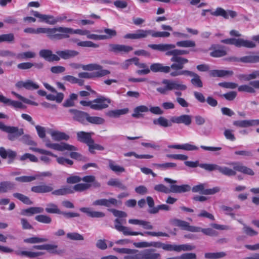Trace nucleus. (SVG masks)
<instances>
[{
    "label": "nucleus",
    "mask_w": 259,
    "mask_h": 259,
    "mask_svg": "<svg viewBox=\"0 0 259 259\" xmlns=\"http://www.w3.org/2000/svg\"><path fill=\"white\" fill-rule=\"evenodd\" d=\"M63 80L73 84L77 83L80 86L83 85L84 82L83 79H79L73 76L69 75L63 76Z\"/></svg>",
    "instance_id": "obj_43"
},
{
    "label": "nucleus",
    "mask_w": 259,
    "mask_h": 259,
    "mask_svg": "<svg viewBox=\"0 0 259 259\" xmlns=\"http://www.w3.org/2000/svg\"><path fill=\"white\" fill-rule=\"evenodd\" d=\"M254 89H259V80H254L249 82V84H243L238 87L239 92H244L248 93H254Z\"/></svg>",
    "instance_id": "obj_20"
},
{
    "label": "nucleus",
    "mask_w": 259,
    "mask_h": 259,
    "mask_svg": "<svg viewBox=\"0 0 259 259\" xmlns=\"http://www.w3.org/2000/svg\"><path fill=\"white\" fill-rule=\"evenodd\" d=\"M72 117L75 120L83 125H87L88 123L94 124H102L104 123L105 120L100 117L91 116L87 112L78 110L75 109L69 110Z\"/></svg>",
    "instance_id": "obj_4"
},
{
    "label": "nucleus",
    "mask_w": 259,
    "mask_h": 259,
    "mask_svg": "<svg viewBox=\"0 0 259 259\" xmlns=\"http://www.w3.org/2000/svg\"><path fill=\"white\" fill-rule=\"evenodd\" d=\"M155 125H159L161 126L166 127L171 126V123L163 116H160L153 121Z\"/></svg>",
    "instance_id": "obj_42"
},
{
    "label": "nucleus",
    "mask_w": 259,
    "mask_h": 259,
    "mask_svg": "<svg viewBox=\"0 0 259 259\" xmlns=\"http://www.w3.org/2000/svg\"><path fill=\"white\" fill-rule=\"evenodd\" d=\"M219 166L215 164H207V163H200L199 166L206 170L211 171L213 170H218Z\"/></svg>",
    "instance_id": "obj_60"
},
{
    "label": "nucleus",
    "mask_w": 259,
    "mask_h": 259,
    "mask_svg": "<svg viewBox=\"0 0 259 259\" xmlns=\"http://www.w3.org/2000/svg\"><path fill=\"white\" fill-rule=\"evenodd\" d=\"M155 251L156 250L153 248L142 250V259H161V254Z\"/></svg>",
    "instance_id": "obj_27"
},
{
    "label": "nucleus",
    "mask_w": 259,
    "mask_h": 259,
    "mask_svg": "<svg viewBox=\"0 0 259 259\" xmlns=\"http://www.w3.org/2000/svg\"><path fill=\"white\" fill-rule=\"evenodd\" d=\"M14 185L10 182H3L0 183V193H5L12 189Z\"/></svg>",
    "instance_id": "obj_54"
},
{
    "label": "nucleus",
    "mask_w": 259,
    "mask_h": 259,
    "mask_svg": "<svg viewBox=\"0 0 259 259\" xmlns=\"http://www.w3.org/2000/svg\"><path fill=\"white\" fill-rule=\"evenodd\" d=\"M89 151L92 154L95 153V150L102 151L104 150V147L101 145L95 143L94 140L93 139V143H91L88 146Z\"/></svg>",
    "instance_id": "obj_56"
},
{
    "label": "nucleus",
    "mask_w": 259,
    "mask_h": 259,
    "mask_svg": "<svg viewBox=\"0 0 259 259\" xmlns=\"http://www.w3.org/2000/svg\"><path fill=\"white\" fill-rule=\"evenodd\" d=\"M133 50L132 47L124 45L110 44L109 45V51L115 54L126 53Z\"/></svg>",
    "instance_id": "obj_18"
},
{
    "label": "nucleus",
    "mask_w": 259,
    "mask_h": 259,
    "mask_svg": "<svg viewBox=\"0 0 259 259\" xmlns=\"http://www.w3.org/2000/svg\"><path fill=\"white\" fill-rule=\"evenodd\" d=\"M198 231L195 232H202L203 234L209 236H214L217 234L216 231L211 228H201L199 227H196Z\"/></svg>",
    "instance_id": "obj_63"
},
{
    "label": "nucleus",
    "mask_w": 259,
    "mask_h": 259,
    "mask_svg": "<svg viewBox=\"0 0 259 259\" xmlns=\"http://www.w3.org/2000/svg\"><path fill=\"white\" fill-rule=\"evenodd\" d=\"M56 54L60 58H61L63 59L67 60L77 56L79 53L75 50H65L64 51H57Z\"/></svg>",
    "instance_id": "obj_29"
},
{
    "label": "nucleus",
    "mask_w": 259,
    "mask_h": 259,
    "mask_svg": "<svg viewBox=\"0 0 259 259\" xmlns=\"http://www.w3.org/2000/svg\"><path fill=\"white\" fill-rule=\"evenodd\" d=\"M149 111L148 108L144 105L137 106L134 110V113L132 116L135 118H139L140 116V112H146Z\"/></svg>",
    "instance_id": "obj_49"
},
{
    "label": "nucleus",
    "mask_w": 259,
    "mask_h": 259,
    "mask_svg": "<svg viewBox=\"0 0 259 259\" xmlns=\"http://www.w3.org/2000/svg\"><path fill=\"white\" fill-rule=\"evenodd\" d=\"M124 156L125 157H130L134 156L136 158L138 159H150L153 158V156L149 154H138L135 152H129L124 153Z\"/></svg>",
    "instance_id": "obj_53"
},
{
    "label": "nucleus",
    "mask_w": 259,
    "mask_h": 259,
    "mask_svg": "<svg viewBox=\"0 0 259 259\" xmlns=\"http://www.w3.org/2000/svg\"><path fill=\"white\" fill-rule=\"evenodd\" d=\"M211 15L214 16H222L225 19H228L229 16L232 18H235L237 16V13L232 10L225 11L224 9L218 7L216 9L215 11L211 12Z\"/></svg>",
    "instance_id": "obj_19"
},
{
    "label": "nucleus",
    "mask_w": 259,
    "mask_h": 259,
    "mask_svg": "<svg viewBox=\"0 0 259 259\" xmlns=\"http://www.w3.org/2000/svg\"><path fill=\"white\" fill-rule=\"evenodd\" d=\"M93 133L85 132L83 131L78 132L76 133V138L79 142L84 143L88 146L91 143H93L92 135Z\"/></svg>",
    "instance_id": "obj_23"
},
{
    "label": "nucleus",
    "mask_w": 259,
    "mask_h": 259,
    "mask_svg": "<svg viewBox=\"0 0 259 259\" xmlns=\"http://www.w3.org/2000/svg\"><path fill=\"white\" fill-rule=\"evenodd\" d=\"M176 46L179 47L190 48L196 46L195 42L191 40H185L177 41Z\"/></svg>",
    "instance_id": "obj_51"
},
{
    "label": "nucleus",
    "mask_w": 259,
    "mask_h": 259,
    "mask_svg": "<svg viewBox=\"0 0 259 259\" xmlns=\"http://www.w3.org/2000/svg\"><path fill=\"white\" fill-rule=\"evenodd\" d=\"M91 187L90 184L79 183L75 185L72 189L73 190V193L76 192H83L85 190L89 189Z\"/></svg>",
    "instance_id": "obj_50"
},
{
    "label": "nucleus",
    "mask_w": 259,
    "mask_h": 259,
    "mask_svg": "<svg viewBox=\"0 0 259 259\" xmlns=\"http://www.w3.org/2000/svg\"><path fill=\"white\" fill-rule=\"evenodd\" d=\"M51 136L53 138L57 141H60L62 140H68L69 139V136L63 132L58 131H53L51 133Z\"/></svg>",
    "instance_id": "obj_46"
},
{
    "label": "nucleus",
    "mask_w": 259,
    "mask_h": 259,
    "mask_svg": "<svg viewBox=\"0 0 259 259\" xmlns=\"http://www.w3.org/2000/svg\"><path fill=\"white\" fill-rule=\"evenodd\" d=\"M154 189L157 192H163L166 194L170 192L180 193L182 192H186L190 190V187L187 185H183L178 186L176 185H171L170 189L166 187L163 184L156 185Z\"/></svg>",
    "instance_id": "obj_9"
},
{
    "label": "nucleus",
    "mask_w": 259,
    "mask_h": 259,
    "mask_svg": "<svg viewBox=\"0 0 259 259\" xmlns=\"http://www.w3.org/2000/svg\"><path fill=\"white\" fill-rule=\"evenodd\" d=\"M151 35L153 37H168L170 33L167 31H155L151 29H139L134 33H127L123 37L125 39H139Z\"/></svg>",
    "instance_id": "obj_7"
},
{
    "label": "nucleus",
    "mask_w": 259,
    "mask_h": 259,
    "mask_svg": "<svg viewBox=\"0 0 259 259\" xmlns=\"http://www.w3.org/2000/svg\"><path fill=\"white\" fill-rule=\"evenodd\" d=\"M39 55L49 62L60 60V57L57 55L52 53L49 50H41L39 52Z\"/></svg>",
    "instance_id": "obj_28"
},
{
    "label": "nucleus",
    "mask_w": 259,
    "mask_h": 259,
    "mask_svg": "<svg viewBox=\"0 0 259 259\" xmlns=\"http://www.w3.org/2000/svg\"><path fill=\"white\" fill-rule=\"evenodd\" d=\"M117 204V200L113 198H110L109 199H101L96 200L93 202V205L95 206L101 205L105 206L106 207H110L111 205H116Z\"/></svg>",
    "instance_id": "obj_31"
},
{
    "label": "nucleus",
    "mask_w": 259,
    "mask_h": 259,
    "mask_svg": "<svg viewBox=\"0 0 259 259\" xmlns=\"http://www.w3.org/2000/svg\"><path fill=\"white\" fill-rule=\"evenodd\" d=\"M107 185L110 186L116 187L121 190H126L127 187L118 179H111L108 182Z\"/></svg>",
    "instance_id": "obj_38"
},
{
    "label": "nucleus",
    "mask_w": 259,
    "mask_h": 259,
    "mask_svg": "<svg viewBox=\"0 0 259 259\" xmlns=\"http://www.w3.org/2000/svg\"><path fill=\"white\" fill-rule=\"evenodd\" d=\"M46 211L50 213L60 214L61 213V210L58 208L57 205L53 203H50L47 205Z\"/></svg>",
    "instance_id": "obj_55"
},
{
    "label": "nucleus",
    "mask_w": 259,
    "mask_h": 259,
    "mask_svg": "<svg viewBox=\"0 0 259 259\" xmlns=\"http://www.w3.org/2000/svg\"><path fill=\"white\" fill-rule=\"evenodd\" d=\"M73 193V190L70 186H65L59 189L52 191V194L55 195H65Z\"/></svg>",
    "instance_id": "obj_39"
},
{
    "label": "nucleus",
    "mask_w": 259,
    "mask_h": 259,
    "mask_svg": "<svg viewBox=\"0 0 259 259\" xmlns=\"http://www.w3.org/2000/svg\"><path fill=\"white\" fill-rule=\"evenodd\" d=\"M229 164L233 166V169L226 166H219L218 171L222 174L228 177L235 176L236 171L248 176L254 175V172L251 168L244 165L241 162H232Z\"/></svg>",
    "instance_id": "obj_5"
},
{
    "label": "nucleus",
    "mask_w": 259,
    "mask_h": 259,
    "mask_svg": "<svg viewBox=\"0 0 259 259\" xmlns=\"http://www.w3.org/2000/svg\"><path fill=\"white\" fill-rule=\"evenodd\" d=\"M0 130L10 134L9 136V138L11 140H14L15 138L23 134V129H19L16 127L7 126L1 122H0Z\"/></svg>",
    "instance_id": "obj_14"
},
{
    "label": "nucleus",
    "mask_w": 259,
    "mask_h": 259,
    "mask_svg": "<svg viewBox=\"0 0 259 259\" xmlns=\"http://www.w3.org/2000/svg\"><path fill=\"white\" fill-rule=\"evenodd\" d=\"M80 29H73L71 28L58 27L53 28H37L33 29V33H46L51 40H58L68 38L71 34H81Z\"/></svg>",
    "instance_id": "obj_2"
},
{
    "label": "nucleus",
    "mask_w": 259,
    "mask_h": 259,
    "mask_svg": "<svg viewBox=\"0 0 259 259\" xmlns=\"http://www.w3.org/2000/svg\"><path fill=\"white\" fill-rule=\"evenodd\" d=\"M0 130L10 134L9 136V138L11 140H14L15 138L23 134V129H19L16 127L7 126L1 122H0Z\"/></svg>",
    "instance_id": "obj_13"
},
{
    "label": "nucleus",
    "mask_w": 259,
    "mask_h": 259,
    "mask_svg": "<svg viewBox=\"0 0 259 259\" xmlns=\"http://www.w3.org/2000/svg\"><path fill=\"white\" fill-rule=\"evenodd\" d=\"M93 107L95 110H101L107 108L111 103V100L104 96H100L93 100Z\"/></svg>",
    "instance_id": "obj_15"
},
{
    "label": "nucleus",
    "mask_w": 259,
    "mask_h": 259,
    "mask_svg": "<svg viewBox=\"0 0 259 259\" xmlns=\"http://www.w3.org/2000/svg\"><path fill=\"white\" fill-rule=\"evenodd\" d=\"M212 51L210 53V56L214 58H220L227 55V48L220 45H212L210 48Z\"/></svg>",
    "instance_id": "obj_17"
},
{
    "label": "nucleus",
    "mask_w": 259,
    "mask_h": 259,
    "mask_svg": "<svg viewBox=\"0 0 259 259\" xmlns=\"http://www.w3.org/2000/svg\"><path fill=\"white\" fill-rule=\"evenodd\" d=\"M66 237L71 240L80 241L84 240L83 236L76 232L68 233Z\"/></svg>",
    "instance_id": "obj_59"
},
{
    "label": "nucleus",
    "mask_w": 259,
    "mask_h": 259,
    "mask_svg": "<svg viewBox=\"0 0 259 259\" xmlns=\"http://www.w3.org/2000/svg\"><path fill=\"white\" fill-rule=\"evenodd\" d=\"M153 166L156 168L161 169V170H166L168 169L176 168L177 167V164L174 162L154 163Z\"/></svg>",
    "instance_id": "obj_45"
},
{
    "label": "nucleus",
    "mask_w": 259,
    "mask_h": 259,
    "mask_svg": "<svg viewBox=\"0 0 259 259\" xmlns=\"http://www.w3.org/2000/svg\"><path fill=\"white\" fill-rule=\"evenodd\" d=\"M77 95L74 93L71 94L69 98L66 99L63 103L64 107H71L74 105V100H76Z\"/></svg>",
    "instance_id": "obj_57"
},
{
    "label": "nucleus",
    "mask_w": 259,
    "mask_h": 259,
    "mask_svg": "<svg viewBox=\"0 0 259 259\" xmlns=\"http://www.w3.org/2000/svg\"><path fill=\"white\" fill-rule=\"evenodd\" d=\"M79 210L80 211L85 213L89 217L93 218H100L105 216V214L104 212L93 211L89 207H81Z\"/></svg>",
    "instance_id": "obj_33"
},
{
    "label": "nucleus",
    "mask_w": 259,
    "mask_h": 259,
    "mask_svg": "<svg viewBox=\"0 0 259 259\" xmlns=\"http://www.w3.org/2000/svg\"><path fill=\"white\" fill-rule=\"evenodd\" d=\"M57 245L46 244L45 250H47L50 253L52 254H61L63 252V251L61 249H59Z\"/></svg>",
    "instance_id": "obj_48"
},
{
    "label": "nucleus",
    "mask_w": 259,
    "mask_h": 259,
    "mask_svg": "<svg viewBox=\"0 0 259 259\" xmlns=\"http://www.w3.org/2000/svg\"><path fill=\"white\" fill-rule=\"evenodd\" d=\"M171 223L175 226L179 227L183 230H186L191 232H195L198 231L196 226H191L190 224L185 221L174 219L171 220Z\"/></svg>",
    "instance_id": "obj_16"
},
{
    "label": "nucleus",
    "mask_w": 259,
    "mask_h": 259,
    "mask_svg": "<svg viewBox=\"0 0 259 259\" xmlns=\"http://www.w3.org/2000/svg\"><path fill=\"white\" fill-rule=\"evenodd\" d=\"M96 71L90 73L87 72H80L78 74L79 79L85 78L90 79L95 77H102L106 76L110 73V71L108 70L103 69V67L101 65V68L98 69H94Z\"/></svg>",
    "instance_id": "obj_12"
},
{
    "label": "nucleus",
    "mask_w": 259,
    "mask_h": 259,
    "mask_svg": "<svg viewBox=\"0 0 259 259\" xmlns=\"http://www.w3.org/2000/svg\"><path fill=\"white\" fill-rule=\"evenodd\" d=\"M35 220L39 223L43 224H50L52 222V219L47 215L40 214L35 216Z\"/></svg>",
    "instance_id": "obj_58"
},
{
    "label": "nucleus",
    "mask_w": 259,
    "mask_h": 259,
    "mask_svg": "<svg viewBox=\"0 0 259 259\" xmlns=\"http://www.w3.org/2000/svg\"><path fill=\"white\" fill-rule=\"evenodd\" d=\"M233 124L237 127L245 128L259 125V119L235 120Z\"/></svg>",
    "instance_id": "obj_22"
},
{
    "label": "nucleus",
    "mask_w": 259,
    "mask_h": 259,
    "mask_svg": "<svg viewBox=\"0 0 259 259\" xmlns=\"http://www.w3.org/2000/svg\"><path fill=\"white\" fill-rule=\"evenodd\" d=\"M0 102L3 103L4 104L11 106L16 109H23L25 108V106L22 103V102L12 100L5 97L3 95H0Z\"/></svg>",
    "instance_id": "obj_25"
},
{
    "label": "nucleus",
    "mask_w": 259,
    "mask_h": 259,
    "mask_svg": "<svg viewBox=\"0 0 259 259\" xmlns=\"http://www.w3.org/2000/svg\"><path fill=\"white\" fill-rule=\"evenodd\" d=\"M70 66L75 69L81 68L84 70L94 71V69L101 68V65L98 64H90L87 65H81L77 63H71Z\"/></svg>",
    "instance_id": "obj_30"
},
{
    "label": "nucleus",
    "mask_w": 259,
    "mask_h": 259,
    "mask_svg": "<svg viewBox=\"0 0 259 259\" xmlns=\"http://www.w3.org/2000/svg\"><path fill=\"white\" fill-rule=\"evenodd\" d=\"M148 47L154 50L160 52H165V55L167 56H172L170 60L171 64L172 71L170 75L171 76L175 75L176 72H181L183 70L185 65L189 62V60L181 56L187 55L189 51L185 50L175 49L176 45L174 44H149Z\"/></svg>",
    "instance_id": "obj_1"
},
{
    "label": "nucleus",
    "mask_w": 259,
    "mask_h": 259,
    "mask_svg": "<svg viewBox=\"0 0 259 259\" xmlns=\"http://www.w3.org/2000/svg\"><path fill=\"white\" fill-rule=\"evenodd\" d=\"M134 245L138 248H145L154 247L157 248H161L164 250L168 251H176L180 252L182 251H190L195 248V246L188 244H165L161 242H141L135 243Z\"/></svg>",
    "instance_id": "obj_3"
},
{
    "label": "nucleus",
    "mask_w": 259,
    "mask_h": 259,
    "mask_svg": "<svg viewBox=\"0 0 259 259\" xmlns=\"http://www.w3.org/2000/svg\"><path fill=\"white\" fill-rule=\"evenodd\" d=\"M33 151H37L41 154L45 155L40 157V159L46 162H48L50 160L49 158L47 156L48 155L55 157H57V156L56 155L54 154L50 151L44 149L33 148Z\"/></svg>",
    "instance_id": "obj_37"
},
{
    "label": "nucleus",
    "mask_w": 259,
    "mask_h": 259,
    "mask_svg": "<svg viewBox=\"0 0 259 259\" xmlns=\"http://www.w3.org/2000/svg\"><path fill=\"white\" fill-rule=\"evenodd\" d=\"M171 122L178 124L183 123L189 125L192 122L191 116L189 115L184 114L179 116H173L171 118Z\"/></svg>",
    "instance_id": "obj_26"
},
{
    "label": "nucleus",
    "mask_w": 259,
    "mask_h": 259,
    "mask_svg": "<svg viewBox=\"0 0 259 259\" xmlns=\"http://www.w3.org/2000/svg\"><path fill=\"white\" fill-rule=\"evenodd\" d=\"M114 228L119 232H121L123 233L124 236H137L141 235L144 236L145 235L151 236H156V237H167L169 236V234L162 232H150L147 231L144 233L141 232H135L132 231L130 228L127 227H125L122 225L121 221L119 219H116L114 221Z\"/></svg>",
    "instance_id": "obj_6"
},
{
    "label": "nucleus",
    "mask_w": 259,
    "mask_h": 259,
    "mask_svg": "<svg viewBox=\"0 0 259 259\" xmlns=\"http://www.w3.org/2000/svg\"><path fill=\"white\" fill-rule=\"evenodd\" d=\"M230 60L235 61H241L244 63H257L259 62V54L244 56L239 59L231 58Z\"/></svg>",
    "instance_id": "obj_32"
},
{
    "label": "nucleus",
    "mask_w": 259,
    "mask_h": 259,
    "mask_svg": "<svg viewBox=\"0 0 259 259\" xmlns=\"http://www.w3.org/2000/svg\"><path fill=\"white\" fill-rule=\"evenodd\" d=\"M150 70L153 72H162L168 73L172 71L171 65L170 66H163L162 64L159 63H153L150 65Z\"/></svg>",
    "instance_id": "obj_24"
},
{
    "label": "nucleus",
    "mask_w": 259,
    "mask_h": 259,
    "mask_svg": "<svg viewBox=\"0 0 259 259\" xmlns=\"http://www.w3.org/2000/svg\"><path fill=\"white\" fill-rule=\"evenodd\" d=\"M138 67L143 68V69L137 70L136 73L139 75H145L150 72V69L145 63H140Z\"/></svg>",
    "instance_id": "obj_62"
},
{
    "label": "nucleus",
    "mask_w": 259,
    "mask_h": 259,
    "mask_svg": "<svg viewBox=\"0 0 259 259\" xmlns=\"http://www.w3.org/2000/svg\"><path fill=\"white\" fill-rule=\"evenodd\" d=\"M124 259H142V250L131 249L130 253L124 256Z\"/></svg>",
    "instance_id": "obj_41"
},
{
    "label": "nucleus",
    "mask_w": 259,
    "mask_h": 259,
    "mask_svg": "<svg viewBox=\"0 0 259 259\" xmlns=\"http://www.w3.org/2000/svg\"><path fill=\"white\" fill-rule=\"evenodd\" d=\"M97 32L99 33L104 32L105 33V34L102 35V36L103 37L102 38L103 40L111 38L117 35V32L115 30L110 28H105L103 31L98 30Z\"/></svg>",
    "instance_id": "obj_40"
},
{
    "label": "nucleus",
    "mask_w": 259,
    "mask_h": 259,
    "mask_svg": "<svg viewBox=\"0 0 259 259\" xmlns=\"http://www.w3.org/2000/svg\"><path fill=\"white\" fill-rule=\"evenodd\" d=\"M221 42L227 45H234L238 48L243 47L247 48H253L255 47V44L253 41L244 40L242 38H227L221 40Z\"/></svg>",
    "instance_id": "obj_10"
},
{
    "label": "nucleus",
    "mask_w": 259,
    "mask_h": 259,
    "mask_svg": "<svg viewBox=\"0 0 259 259\" xmlns=\"http://www.w3.org/2000/svg\"><path fill=\"white\" fill-rule=\"evenodd\" d=\"M181 75L189 76L192 77L191 79V84L195 87L201 88L203 87V82L201 80L200 76L197 73L191 71L183 70L181 72H176L171 77H176Z\"/></svg>",
    "instance_id": "obj_11"
},
{
    "label": "nucleus",
    "mask_w": 259,
    "mask_h": 259,
    "mask_svg": "<svg viewBox=\"0 0 259 259\" xmlns=\"http://www.w3.org/2000/svg\"><path fill=\"white\" fill-rule=\"evenodd\" d=\"M234 72L232 70H212L210 71V75L212 77H224L232 76Z\"/></svg>",
    "instance_id": "obj_34"
},
{
    "label": "nucleus",
    "mask_w": 259,
    "mask_h": 259,
    "mask_svg": "<svg viewBox=\"0 0 259 259\" xmlns=\"http://www.w3.org/2000/svg\"><path fill=\"white\" fill-rule=\"evenodd\" d=\"M162 82L164 85H166V88L169 91L173 90L184 91L187 88L185 84L179 83L177 81L175 80L164 79Z\"/></svg>",
    "instance_id": "obj_21"
},
{
    "label": "nucleus",
    "mask_w": 259,
    "mask_h": 259,
    "mask_svg": "<svg viewBox=\"0 0 259 259\" xmlns=\"http://www.w3.org/2000/svg\"><path fill=\"white\" fill-rule=\"evenodd\" d=\"M127 109L111 110L108 112V115L113 117H117L120 115L125 114L127 112Z\"/></svg>",
    "instance_id": "obj_61"
},
{
    "label": "nucleus",
    "mask_w": 259,
    "mask_h": 259,
    "mask_svg": "<svg viewBox=\"0 0 259 259\" xmlns=\"http://www.w3.org/2000/svg\"><path fill=\"white\" fill-rule=\"evenodd\" d=\"M226 253L225 252H207L204 254V257L208 259H219L225 257Z\"/></svg>",
    "instance_id": "obj_47"
},
{
    "label": "nucleus",
    "mask_w": 259,
    "mask_h": 259,
    "mask_svg": "<svg viewBox=\"0 0 259 259\" xmlns=\"http://www.w3.org/2000/svg\"><path fill=\"white\" fill-rule=\"evenodd\" d=\"M53 190V187L52 184L46 185L42 183L40 185L33 186V192L37 193H45L52 192Z\"/></svg>",
    "instance_id": "obj_35"
},
{
    "label": "nucleus",
    "mask_w": 259,
    "mask_h": 259,
    "mask_svg": "<svg viewBox=\"0 0 259 259\" xmlns=\"http://www.w3.org/2000/svg\"><path fill=\"white\" fill-rule=\"evenodd\" d=\"M160 210H163L165 211H168L170 210V207L164 204L158 205L157 206L153 207L152 209L149 210V213L151 214H155L158 212Z\"/></svg>",
    "instance_id": "obj_52"
},
{
    "label": "nucleus",
    "mask_w": 259,
    "mask_h": 259,
    "mask_svg": "<svg viewBox=\"0 0 259 259\" xmlns=\"http://www.w3.org/2000/svg\"><path fill=\"white\" fill-rule=\"evenodd\" d=\"M46 145L47 147L59 151L68 150L71 151L70 153L71 158L77 160H84L85 157H83L80 153L75 152L77 150V148L73 145H69L65 143H51L50 141L46 142Z\"/></svg>",
    "instance_id": "obj_8"
},
{
    "label": "nucleus",
    "mask_w": 259,
    "mask_h": 259,
    "mask_svg": "<svg viewBox=\"0 0 259 259\" xmlns=\"http://www.w3.org/2000/svg\"><path fill=\"white\" fill-rule=\"evenodd\" d=\"M108 167L113 172L115 173L123 172L125 171V168L121 166L116 164L115 161L112 159H108Z\"/></svg>",
    "instance_id": "obj_36"
},
{
    "label": "nucleus",
    "mask_w": 259,
    "mask_h": 259,
    "mask_svg": "<svg viewBox=\"0 0 259 259\" xmlns=\"http://www.w3.org/2000/svg\"><path fill=\"white\" fill-rule=\"evenodd\" d=\"M15 86L18 90H21L23 88L30 90L32 88V81L30 80L25 81H19L16 83Z\"/></svg>",
    "instance_id": "obj_44"
},
{
    "label": "nucleus",
    "mask_w": 259,
    "mask_h": 259,
    "mask_svg": "<svg viewBox=\"0 0 259 259\" xmlns=\"http://www.w3.org/2000/svg\"><path fill=\"white\" fill-rule=\"evenodd\" d=\"M95 180V177L94 176H86L81 178V180L87 183L86 184H89L90 183H94L95 186L100 187V183H98V182H96Z\"/></svg>",
    "instance_id": "obj_64"
}]
</instances>
